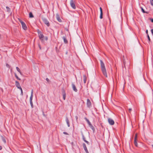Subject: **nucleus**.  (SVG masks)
I'll list each match as a JSON object with an SVG mask.
<instances>
[{"instance_id":"1","label":"nucleus","mask_w":153,"mask_h":153,"mask_svg":"<svg viewBox=\"0 0 153 153\" xmlns=\"http://www.w3.org/2000/svg\"><path fill=\"white\" fill-rule=\"evenodd\" d=\"M101 68L102 73L106 77H108L106 70L105 66V65L102 60H100Z\"/></svg>"},{"instance_id":"2","label":"nucleus","mask_w":153,"mask_h":153,"mask_svg":"<svg viewBox=\"0 0 153 153\" xmlns=\"http://www.w3.org/2000/svg\"><path fill=\"white\" fill-rule=\"evenodd\" d=\"M19 20L22 25L23 28L25 30H27V27L25 23L20 19H19Z\"/></svg>"},{"instance_id":"3","label":"nucleus","mask_w":153,"mask_h":153,"mask_svg":"<svg viewBox=\"0 0 153 153\" xmlns=\"http://www.w3.org/2000/svg\"><path fill=\"white\" fill-rule=\"evenodd\" d=\"M70 4L71 7L74 9H75L76 8V6L75 4V1L73 0H71L70 1Z\"/></svg>"},{"instance_id":"4","label":"nucleus","mask_w":153,"mask_h":153,"mask_svg":"<svg viewBox=\"0 0 153 153\" xmlns=\"http://www.w3.org/2000/svg\"><path fill=\"white\" fill-rule=\"evenodd\" d=\"M42 20L43 22H44V23L48 27H49L50 26V24H49V22L47 20V19L44 17H42Z\"/></svg>"},{"instance_id":"5","label":"nucleus","mask_w":153,"mask_h":153,"mask_svg":"<svg viewBox=\"0 0 153 153\" xmlns=\"http://www.w3.org/2000/svg\"><path fill=\"white\" fill-rule=\"evenodd\" d=\"M137 134H136L134 138V144L137 147L138 146V144L137 143Z\"/></svg>"},{"instance_id":"6","label":"nucleus","mask_w":153,"mask_h":153,"mask_svg":"<svg viewBox=\"0 0 153 153\" xmlns=\"http://www.w3.org/2000/svg\"><path fill=\"white\" fill-rule=\"evenodd\" d=\"M108 121L109 124L111 125H113L114 123V121L111 118H108Z\"/></svg>"},{"instance_id":"7","label":"nucleus","mask_w":153,"mask_h":153,"mask_svg":"<svg viewBox=\"0 0 153 153\" xmlns=\"http://www.w3.org/2000/svg\"><path fill=\"white\" fill-rule=\"evenodd\" d=\"M38 34L39 39L42 40L44 37L43 34L40 31L38 32Z\"/></svg>"},{"instance_id":"8","label":"nucleus","mask_w":153,"mask_h":153,"mask_svg":"<svg viewBox=\"0 0 153 153\" xmlns=\"http://www.w3.org/2000/svg\"><path fill=\"white\" fill-rule=\"evenodd\" d=\"M15 85L18 88H19V89L22 88L19 83L18 81H16Z\"/></svg>"},{"instance_id":"9","label":"nucleus","mask_w":153,"mask_h":153,"mask_svg":"<svg viewBox=\"0 0 153 153\" xmlns=\"http://www.w3.org/2000/svg\"><path fill=\"white\" fill-rule=\"evenodd\" d=\"M83 146L84 149V150H85V152H86V153H88V151L86 146L85 143L83 144Z\"/></svg>"},{"instance_id":"10","label":"nucleus","mask_w":153,"mask_h":153,"mask_svg":"<svg viewBox=\"0 0 153 153\" xmlns=\"http://www.w3.org/2000/svg\"><path fill=\"white\" fill-rule=\"evenodd\" d=\"M72 88H73L74 91L75 92H76L77 90L76 87L75 85L74 84H72Z\"/></svg>"},{"instance_id":"11","label":"nucleus","mask_w":153,"mask_h":153,"mask_svg":"<svg viewBox=\"0 0 153 153\" xmlns=\"http://www.w3.org/2000/svg\"><path fill=\"white\" fill-rule=\"evenodd\" d=\"M33 90H32L31 92V96L30 98V101H32L33 98Z\"/></svg>"},{"instance_id":"12","label":"nucleus","mask_w":153,"mask_h":153,"mask_svg":"<svg viewBox=\"0 0 153 153\" xmlns=\"http://www.w3.org/2000/svg\"><path fill=\"white\" fill-rule=\"evenodd\" d=\"M87 105L89 107L91 105V103L90 101V100L88 99L87 100Z\"/></svg>"},{"instance_id":"13","label":"nucleus","mask_w":153,"mask_h":153,"mask_svg":"<svg viewBox=\"0 0 153 153\" xmlns=\"http://www.w3.org/2000/svg\"><path fill=\"white\" fill-rule=\"evenodd\" d=\"M62 96L63 100H65L66 98V94L64 91L62 93Z\"/></svg>"},{"instance_id":"14","label":"nucleus","mask_w":153,"mask_h":153,"mask_svg":"<svg viewBox=\"0 0 153 153\" xmlns=\"http://www.w3.org/2000/svg\"><path fill=\"white\" fill-rule=\"evenodd\" d=\"M56 19L59 22H61V20L59 16L58 15H56Z\"/></svg>"},{"instance_id":"15","label":"nucleus","mask_w":153,"mask_h":153,"mask_svg":"<svg viewBox=\"0 0 153 153\" xmlns=\"http://www.w3.org/2000/svg\"><path fill=\"white\" fill-rule=\"evenodd\" d=\"M83 77L84 82V83H85L86 81V79H87L85 75H84L83 76Z\"/></svg>"},{"instance_id":"16","label":"nucleus","mask_w":153,"mask_h":153,"mask_svg":"<svg viewBox=\"0 0 153 153\" xmlns=\"http://www.w3.org/2000/svg\"><path fill=\"white\" fill-rule=\"evenodd\" d=\"M66 121L67 123V125L68 127L70 126L69 122L68 120V118H66Z\"/></svg>"},{"instance_id":"17","label":"nucleus","mask_w":153,"mask_h":153,"mask_svg":"<svg viewBox=\"0 0 153 153\" xmlns=\"http://www.w3.org/2000/svg\"><path fill=\"white\" fill-rule=\"evenodd\" d=\"M63 39L64 40V42L65 43H67L68 42V41H67V40L66 39V38L65 37H63Z\"/></svg>"},{"instance_id":"18","label":"nucleus","mask_w":153,"mask_h":153,"mask_svg":"<svg viewBox=\"0 0 153 153\" xmlns=\"http://www.w3.org/2000/svg\"><path fill=\"white\" fill-rule=\"evenodd\" d=\"M16 69L17 70L19 73L21 74H22V73L20 69L18 67H16Z\"/></svg>"},{"instance_id":"19","label":"nucleus","mask_w":153,"mask_h":153,"mask_svg":"<svg viewBox=\"0 0 153 153\" xmlns=\"http://www.w3.org/2000/svg\"><path fill=\"white\" fill-rule=\"evenodd\" d=\"M29 16L30 18H32L33 17V16L31 12H30L29 13Z\"/></svg>"},{"instance_id":"20","label":"nucleus","mask_w":153,"mask_h":153,"mask_svg":"<svg viewBox=\"0 0 153 153\" xmlns=\"http://www.w3.org/2000/svg\"><path fill=\"white\" fill-rule=\"evenodd\" d=\"M102 15H103V13H100V18L101 19H102Z\"/></svg>"},{"instance_id":"21","label":"nucleus","mask_w":153,"mask_h":153,"mask_svg":"<svg viewBox=\"0 0 153 153\" xmlns=\"http://www.w3.org/2000/svg\"><path fill=\"white\" fill-rule=\"evenodd\" d=\"M15 77H16V78L19 80H21V79L19 78L18 76L16 74H15Z\"/></svg>"},{"instance_id":"22","label":"nucleus","mask_w":153,"mask_h":153,"mask_svg":"<svg viewBox=\"0 0 153 153\" xmlns=\"http://www.w3.org/2000/svg\"><path fill=\"white\" fill-rule=\"evenodd\" d=\"M85 119L87 121V122H88V124L89 125V126L91 124V123L90 122V121L88 119H87V118H85Z\"/></svg>"},{"instance_id":"23","label":"nucleus","mask_w":153,"mask_h":153,"mask_svg":"<svg viewBox=\"0 0 153 153\" xmlns=\"http://www.w3.org/2000/svg\"><path fill=\"white\" fill-rule=\"evenodd\" d=\"M89 126L93 130H94V127L91 124Z\"/></svg>"},{"instance_id":"24","label":"nucleus","mask_w":153,"mask_h":153,"mask_svg":"<svg viewBox=\"0 0 153 153\" xmlns=\"http://www.w3.org/2000/svg\"><path fill=\"white\" fill-rule=\"evenodd\" d=\"M141 10H142V12L143 13H146L145 11L143 9L142 7H141Z\"/></svg>"},{"instance_id":"25","label":"nucleus","mask_w":153,"mask_h":153,"mask_svg":"<svg viewBox=\"0 0 153 153\" xmlns=\"http://www.w3.org/2000/svg\"><path fill=\"white\" fill-rule=\"evenodd\" d=\"M30 104L32 108L33 107V104L32 101H30Z\"/></svg>"},{"instance_id":"26","label":"nucleus","mask_w":153,"mask_h":153,"mask_svg":"<svg viewBox=\"0 0 153 153\" xmlns=\"http://www.w3.org/2000/svg\"><path fill=\"white\" fill-rule=\"evenodd\" d=\"M6 8L7 9V10L8 11H10V9L9 7H6Z\"/></svg>"},{"instance_id":"27","label":"nucleus","mask_w":153,"mask_h":153,"mask_svg":"<svg viewBox=\"0 0 153 153\" xmlns=\"http://www.w3.org/2000/svg\"><path fill=\"white\" fill-rule=\"evenodd\" d=\"M21 91V95H23V91L22 88L21 89H20Z\"/></svg>"},{"instance_id":"28","label":"nucleus","mask_w":153,"mask_h":153,"mask_svg":"<svg viewBox=\"0 0 153 153\" xmlns=\"http://www.w3.org/2000/svg\"><path fill=\"white\" fill-rule=\"evenodd\" d=\"M147 37H148V39L149 41L150 42V37L148 34Z\"/></svg>"},{"instance_id":"29","label":"nucleus","mask_w":153,"mask_h":153,"mask_svg":"<svg viewBox=\"0 0 153 153\" xmlns=\"http://www.w3.org/2000/svg\"><path fill=\"white\" fill-rule=\"evenodd\" d=\"M100 12L101 13H102V9L101 7H100Z\"/></svg>"},{"instance_id":"30","label":"nucleus","mask_w":153,"mask_h":153,"mask_svg":"<svg viewBox=\"0 0 153 153\" xmlns=\"http://www.w3.org/2000/svg\"><path fill=\"white\" fill-rule=\"evenodd\" d=\"M84 141L85 142L87 143V144H89V142L88 141H86V140H84Z\"/></svg>"},{"instance_id":"31","label":"nucleus","mask_w":153,"mask_h":153,"mask_svg":"<svg viewBox=\"0 0 153 153\" xmlns=\"http://www.w3.org/2000/svg\"><path fill=\"white\" fill-rule=\"evenodd\" d=\"M63 134H66V135H68V134L67 133V132H63Z\"/></svg>"},{"instance_id":"32","label":"nucleus","mask_w":153,"mask_h":153,"mask_svg":"<svg viewBox=\"0 0 153 153\" xmlns=\"http://www.w3.org/2000/svg\"><path fill=\"white\" fill-rule=\"evenodd\" d=\"M152 5L153 6V1L150 2Z\"/></svg>"},{"instance_id":"33","label":"nucleus","mask_w":153,"mask_h":153,"mask_svg":"<svg viewBox=\"0 0 153 153\" xmlns=\"http://www.w3.org/2000/svg\"><path fill=\"white\" fill-rule=\"evenodd\" d=\"M151 32L152 34V35H153V29H152L151 30Z\"/></svg>"},{"instance_id":"34","label":"nucleus","mask_w":153,"mask_h":153,"mask_svg":"<svg viewBox=\"0 0 153 153\" xmlns=\"http://www.w3.org/2000/svg\"><path fill=\"white\" fill-rule=\"evenodd\" d=\"M6 66L7 67H8V68H9L10 67V66L8 64H6Z\"/></svg>"},{"instance_id":"35","label":"nucleus","mask_w":153,"mask_h":153,"mask_svg":"<svg viewBox=\"0 0 153 153\" xmlns=\"http://www.w3.org/2000/svg\"><path fill=\"white\" fill-rule=\"evenodd\" d=\"M3 141L4 142V143H6V140H5V139H3Z\"/></svg>"},{"instance_id":"36","label":"nucleus","mask_w":153,"mask_h":153,"mask_svg":"<svg viewBox=\"0 0 153 153\" xmlns=\"http://www.w3.org/2000/svg\"><path fill=\"white\" fill-rule=\"evenodd\" d=\"M131 110H132V109L131 108H130L129 109V111L130 112L131 111Z\"/></svg>"},{"instance_id":"37","label":"nucleus","mask_w":153,"mask_h":153,"mask_svg":"<svg viewBox=\"0 0 153 153\" xmlns=\"http://www.w3.org/2000/svg\"><path fill=\"white\" fill-rule=\"evenodd\" d=\"M150 20L152 22H153V19H151Z\"/></svg>"},{"instance_id":"38","label":"nucleus","mask_w":153,"mask_h":153,"mask_svg":"<svg viewBox=\"0 0 153 153\" xmlns=\"http://www.w3.org/2000/svg\"><path fill=\"white\" fill-rule=\"evenodd\" d=\"M46 80L47 81H49V79L48 78H47L46 79Z\"/></svg>"},{"instance_id":"39","label":"nucleus","mask_w":153,"mask_h":153,"mask_svg":"<svg viewBox=\"0 0 153 153\" xmlns=\"http://www.w3.org/2000/svg\"><path fill=\"white\" fill-rule=\"evenodd\" d=\"M45 39L46 40H47V39H48V37H45Z\"/></svg>"},{"instance_id":"40","label":"nucleus","mask_w":153,"mask_h":153,"mask_svg":"<svg viewBox=\"0 0 153 153\" xmlns=\"http://www.w3.org/2000/svg\"><path fill=\"white\" fill-rule=\"evenodd\" d=\"M2 149V147L1 146H0V150H1Z\"/></svg>"},{"instance_id":"41","label":"nucleus","mask_w":153,"mask_h":153,"mask_svg":"<svg viewBox=\"0 0 153 153\" xmlns=\"http://www.w3.org/2000/svg\"><path fill=\"white\" fill-rule=\"evenodd\" d=\"M146 33L148 34V30H146Z\"/></svg>"},{"instance_id":"42","label":"nucleus","mask_w":153,"mask_h":153,"mask_svg":"<svg viewBox=\"0 0 153 153\" xmlns=\"http://www.w3.org/2000/svg\"><path fill=\"white\" fill-rule=\"evenodd\" d=\"M83 140L84 141V140H85V137H83Z\"/></svg>"},{"instance_id":"43","label":"nucleus","mask_w":153,"mask_h":153,"mask_svg":"<svg viewBox=\"0 0 153 153\" xmlns=\"http://www.w3.org/2000/svg\"><path fill=\"white\" fill-rule=\"evenodd\" d=\"M153 1V0H150V2H151V1Z\"/></svg>"},{"instance_id":"44","label":"nucleus","mask_w":153,"mask_h":153,"mask_svg":"<svg viewBox=\"0 0 153 153\" xmlns=\"http://www.w3.org/2000/svg\"><path fill=\"white\" fill-rule=\"evenodd\" d=\"M124 64H125V61H124Z\"/></svg>"},{"instance_id":"45","label":"nucleus","mask_w":153,"mask_h":153,"mask_svg":"<svg viewBox=\"0 0 153 153\" xmlns=\"http://www.w3.org/2000/svg\"><path fill=\"white\" fill-rule=\"evenodd\" d=\"M152 147L153 148V144L152 145Z\"/></svg>"},{"instance_id":"46","label":"nucleus","mask_w":153,"mask_h":153,"mask_svg":"<svg viewBox=\"0 0 153 153\" xmlns=\"http://www.w3.org/2000/svg\"><path fill=\"white\" fill-rule=\"evenodd\" d=\"M39 48H40V49H41V48L40 47V46H39Z\"/></svg>"},{"instance_id":"47","label":"nucleus","mask_w":153,"mask_h":153,"mask_svg":"<svg viewBox=\"0 0 153 153\" xmlns=\"http://www.w3.org/2000/svg\"><path fill=\"white\" fill-rule=\"evenodd\" d=\"M76 118H77V117H76Z\"/></svg>"}]
</instances>
